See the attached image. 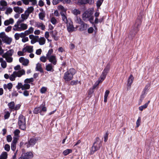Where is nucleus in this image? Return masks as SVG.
<instances>
[{
	"label": "nucleus",
	"instance_id": "f257e3e1",
	"mask_svg": "<svg viewBox=\"0 0 159 159\" xmlns=\"http://www.w3.org/2000/svg\"><path fill=\"white\" fill-rule=\"evenodd\" d=\"M142 22V17L141 16H138L135 20V24L132 27L130 31L129 37L133 39L136 34L139 30V28Z\"/></svg>",
	"mask_w": 159,
	"mask_h": 159
},
{
	"label": "nucleus",
	"instance_id": "f03ea898",
	"mask_svg": "<svg viewBox=\"0 0 159 159\" xmlns=\"http://www.w3.org/2000/svg\"><path fill=\"white\" fill-rule=\"evenodd\" d=\"M102 145L101 140L99 137H96L95 139V142L91 148L90 154L93 155L95 152L99 150Z\"/></svg>",
	"mask_w": 159,
	"mask_h": 159
},
{
	"label": "nucleus",
	"instance_id": "7ed1b4c3",
	"mask_svg": "<svg viewBox=\"0 0 159 159\" xmlns=\"http://www.w3.org/2000/svg\"><path fill=\"white\" fill-rule=\"evenodd\" d=\"M25 74V70L23 69H22L17 71H14L13 74L10 76L8 74H6L4 75V77L7 79L9 78V80H15L16 77H20L22 75H24Z\"/></svg>",
	"mask_w": 159,
	"mask_h": 159
},
{
	"label": "nucleus",
	"instance_id": "20e7f679",
	"mask_svg": "<svg viewBox=\"0 0 159 159\" xmlns=\"http://www.w3.org/2000/svg\"><path fill=\"white\" fill-rule=\"evenodd\" d=\"M75 73L76 70L74 68H70L64 74V80H72Z\"/></svg>",
	"mask_w": 159,
	"mask_h": 159
},
{
	"label": "nucleus",
	"instance_id": "39448f33",
	"mask_svg": "<svg viewBox=\"0 0 159 159\" xmlns=\"http://www.w3.org/2000/svg\"><path fill=\"white\" fill-rule=\"evenodd\" d=\"M18 124L20 128L23 130H24L25 127V118L22 114H20L18 118Z\"/></svg>",
	"mask_w": 159,
	"mask_h": 159
},
{
	"label": "nucleus",
	"instance_id": "423d86ee",
	"mask_svg": "<svg viewBox=\"0 0 159 159\" xmlns=\"http://www.w3.org/2000/svg\"><path fill=\"white\" fill-rule=\"evenodd\" d=\"M39 137H33L28 140V142L25 143V145L27 148L34 146L39 139Z\"/></svg>",
	"mask_w": 159,
	"mask_h": 159
},
{
	"label": "nucleus",
	"instance_id": "0eeeda50",
	"mask_svg": "<svg viewBox=\"0 0 159 159\" xmlns=\"http://www.w3.org/2000/svg\"><path fill=\"white\" fill-rule=\"evenodd\" d=\"M0 38L2 39V41L3 43L8 44H10L12 41L11 38L9 37L6 35H4V36H2L1 35Z\"/></svg>",
	"mask_w": 159,
	"mask_h": 159
},
{
	"label": "nucleus",
	"instance_id": "6e6552de",
	"mask_svg": "<svg viewBox=\"0 0 159 159\" xmlns=\"http://www.w3.org/2000/svg\"><path fill=\"white\" fill-rule=\"evenodd\" d=\"M33 157V155L31 152H27L24 153V155L20 157L18 159H30Z\"/></svg>",
	"mask_w": 159,
	"mask_h": 159
},
{
	"label": "nucleus",
	"instance_id": "1a4fd4ad",
	"mask_svg": "<svg viewBox=\"0 0 159 159\" xmlns=\"http://www.w3.org/2000/svg\"><path fill=\"white\" fill-rule=\"evenodd\" d=\"M14 52V51L12 49H11L7 51L6 52L3 54L2 56L3 58H5L6 57L11 56Z\"/></svg>",
	"mask_w": 159,
	"mask_h": 159
},
{
	"label": "nucleus",
	"instance_id": "9d476101",
	"mask_svg": "<svg viewBox=\"0 0 159 159\" xmlns=\"http://www.w3.org/2000/svg\"><path fill=\"white\" fill-rule=\"evenodd\" d=\"M51 36L53 37L55 41H57L58 40L59 37L57 36L58 34V32L56 30H54L53 31H52L50 32Z\"/></svg>",
	"mask_w": 159,
	"mask_h": 159
},
{
	"label": "nucleus",
	"instance_id": "9b49d317",
	"mask_svg": "<svg viewBox=\"0 0 159 159\" xmlns=\"http://www.w3.org/2000/svg\"><path fill=\"white\" fill-rule=\"evenodd\" d=\"M49 61L52 63L54 65H55L57 63V60L56 56L54 55L51 56L50 57H48L47 58Z\"/></svg>",
	"mask_w": 159,
	"mask_h": 159
},
{
	"label": "nucleus",
	"instance_id": "f8f14e48",
	"mask_svg": "<svg viewBox=\"0 0 159 159\" xmlns=\"http://www.w3.org/2000/svg\"><path fill=\"white\" fill-rule=\"evenodd\" d=\"M75 1H77L81 5L85 4L87 3H89L90 4H93V1L90 0H75Z\"/></svg>",
	"mask_w": 159,
	"mask_h": 159
},
{
	"label": "nucleus",
	"instance_id": "ddd939ff",
	"mask_svg": "<svg viewBox=\"0 0 159 159\" xmlns=\"http://www.w3.org/2000/svg\"><path fill=\"white\" fill-rule=\"evenodd\" d=\"M23 3L26 5L29 4V2H32V5H35L37 3L36 0H21Z\"/></svg>",
	"mask_w": 159,
	"mask_h": 159
},
{
	"label": "nucleus",
	"instance_id": "4468645a",
	"mask_svg": "<svg viewBox=\"0 0 159 159\" xmlns=\"http://www.w3.org/2000/svg\"><path fill=\"white\" fill-rule=\"evenodd\" d=\"M40 110V113L41 115H43L44 114V112H45L47 111V108L46 107L42 105H40L39 106Z\"/></svg>",
	"mask_w": 159,
	"mask_h": 159
},
{
	"label": "nucleus",
	"instance_id": "2eb2a0df",
	"mask_svg": "<svg viewBox=\"0 0 159 159\" xmlns=\"http://www.w3.org/2000/svg\"><path fill=\"white\" fill-rule=\"evenodd\" d=\"M92 13L91 12L88 11H86L82 15V18L84 20V18H90L91 16Z\"/></svg>",
	"mask_w": 159,
	"mask_h": 159
},
{
	"label": "nucleus",
	"instance_id": "dca6fc26",
	"mask_svg": "<svg viewBox=\"0 0 159 159\" xmlns=\"http://www.w3.org/2000/svg\"><path fill=\"white\" fill-rule=\"evenodd\" d=\"M67 29L68 32H72L74 31V28L73 24H69L67 25Z\"/></svg>",
	"mask_w": 159,
	"mask_h": 159
},
{
	"label": "nucleus",
	"instance_id": "f3484780",
	"mask_svg": "<svg viewBox=\"0 0 159 159\" xmlns=\"http://www.w3.org/2000/svg\"><path fill=\"white\" fill-rule=\"evenodd\" d=\"M71 80H65L66 83L69 84L70 83V84L72 85H75L77 84L78 83H80V81L78 82V80H72L70 82V81Z\"/></svg>",
	"mask_w": 159,
	"mask_h": 159
},
{
	"label": "nucleus",
	"instance_id": "a211bd4d",
	"mask_svg": "<svg viewBox=\"0 0 159 159\" xmlns=\"http://www.w3.org/2000/svg\"><path fill=\"white\" fill-rule=\"evenodd\" d=\"M89 25L84 23V22L81 24L80 30L81 31H84L87 29V28L89 27Z\"/></svg>",
	"mask_w": 159,
	"mask_h": 159
},
{
	"label": "nucleus",
	"instance_id": "6ab92c4d",
	"mask_svg": "<svg viewBox=\"0 0 159 159\" xmlns=\"http://www.w3.org/2000/svg\"><path fill=\"white\" fill-rule=\"evenodd\" d=\"M36 69L37 70L39 71L40 73H43V69L41 67V66L40 64L38 63L36 64Z\"/></svg>",
	"mask_w": 159,
	"mask_h": 159
},
{
	"label": "nucleus",
	"instance_id": "aec40b11",
	"mask_svg": "<svg viewBox=\"0 0 159 159\" xmlns=\"http://www.w3.org/2000/svg\"><path fill=\"white\" fill-rule=\"evenodd\" d=\"M7 153L6 152H2L0 156V159H7Z\"/></svg>",
	"mask_w": 159,
	"mask_h": 159
},
{
	"label": "nucleus",
	"instance_id": "412c9836",
	"mask_svg": "<svg viewBox=\"0 0 159 159\" xmlns=\"http://www.w3.org/2000/svg\"><path fill=\"white\" fill-rule=\"evenodd\" d=\"M46 42V39L44 37H41L39 39V44L40 45H43Z\"/></svg>",
	"mask_w": 159,
	"mask_h": 159
},
{
	"label": "nucleus",
	"instance_id": "4be33fe9",
	"mask_svg": "<svg viewBox=\"0 0 159 159\" xmlns=\"http://www.w3.org/2000/svg\"><path fill=\"white\" fill-rule=\"evenodd\" d=\"M133 80H128L127 84V90H128L130 89L132 84Z\"/></svg>",
	"mask_w": 159,
	"mask_h": 159
},
{
	"label": "nucleus",
	"instance_id": "5701e85b",
	"mask_svg": "<svg viewBox=\"0 0 159 159\" xmlns=\"http://www.w3.org/2000/svg\"><path fill=\"white\" fill-rule=\"evenodd\" d=\"M72 150L71 149H68L66 150H64L63 152V153L64 156H66L69 153L72 152Z\"/></svg>",
	"mask_w": 159,
	"mask_h": 159
},
{
	"label": "nucleus",
	"instance_id": "b1692460",
	"mask_svg": "<svg viewBox=\"0 0 159 159\" xmlns=\"http://www.w3.org/2000/svg\"><path fill=\"white\" fill-rule=\"evenodd\" d=\"M8 106L10 109L14 110L15 104L13 101L9 103L8 104Z\"/></svg>",
	"mask_w": 159,
	"mask_h": 159
},
{
	"label": "nucleus",
	"instance_id": "393cba45",
	"mask_svg": "<svg viewBox=\"0 0 159 159\" xmlns=\"http://www.w3.org/2000/svg\"><path fill=\"white\" fill-rule=\"evenodd\" d=\"M33 46H27L26 48H27V52L29 53H31L33 52Z\"/></svg>",
	"mask_w": 159,
	"mask_h": 159
},
{
	"label": "nucleus",
	"instance_id": "a878e982",
	"mask_svg": "<svg viewBox=\"0 0 159 159\" xmlns=\"http://www.w3.org/2000/svg\"><path fill=\"white\" fill-rule=\"evenodd\" d=\"M60 14L62 16V18L63 21L65 23H67V19L66 16L64 14L63 12H61Z\"/></svg>",
	"mask_w": 159,
	"mask_h": 159
},
{
	"label": "nucleus",
	"instance_id": "bb28decb",
	"mask_svg": "<svg viewBox=\"0 0 159 159\" xmlns=\"http://www.w3.org/2000/svg\"><path fill=\"white\" fill-rule=\"evenodd\" d=\"M110 65L109 63H107L106 67L104 68L103 71L107 73L110 69Z\"/></svg>",
	"mask_w": 159,
	"mask_h": 159
},
{
	"label": "nucleus",
	"instance_id": "cd10ccee",
	"mask_svg": "<svg viewBox=\"0 0 159 159\" xmlns=\"http://www.w3.org/2000/svg\"><path fill=\"white\" fill-rule=\"evenodd\" d=\"M0 5L2 7H7V2L4 0H1L0 1Z\"/></svg>",
	"mask_w": 159,
	"mask_h": 159
},
{
	"label": "nucleus",
	"instance_id": "c85d7f7f",
	"mask_svg": "<svg viewBox=\"0 0 159 159\" xmlns=\"http://www.w3.org/2000/svg\"><path fill=\"white\" fill-rule=\"evenodd\" d=\"M73 13L75 15L77 16L78 15L80 14L81 11L78 9H75L73 11Z\"/></svg>",
	"mask_w": 159,
	"mask_h": 159
},
{
	"label": "nucleus",
	"instance_id": "c756f323",
	"mask_svg": "<svg viewBox=\"0 0 159 159\" xmlns=\"http://www.w3.org/2000/svg\"><path fill=\"white\" fill-rule=\"evenodd\" d=\"M46 69L48 71H51L52 69V64H49L46 66Z\"/></svg>",
	"mask_w": 159,
	"mask_h": 159
},
{
	"label": "nucleus",
	"instance_id": "7c9ffc66",
	"mask_svg": "<svg viewBox=\"0 0 159 159\" xmlns=\"http://www.w3.org/2000/svg\"><path fill=\"white\" fill-rule=\"evenodd\" d=\"M23 87L22 88V90H25L28 89L30 88V85L28 84H24L23 85Z\"/></svg>",
	"mask_w": 159,
	"mask_h": 159
},
{
	"label": "nucleus",
	"instance_id": "2f4dec72",
	"mask_svg": "<svg viewBox=\"0 0 159 159\" xmlns=\"http://www.w3.org/2000/svg\"><path fill=\"white\" fill-rule=\"evenodd\" d=\"M7 10L5 12V14L7 15H8L9 14H10L11 13L13 10L10 7H7Z\"/></svg>",
	"mask_w": 159,
	"mask_h": 159
},
{
	"label": "nucleus",
	"instance_id": "473e14b6",
	"mask_svg": "<svg viewBox=\"0 0 159 159\" xmlns=\"http://www.w3.org/2000/svg\"><path fill=\"white\" fill-rule=\"evenodd\" d=\"M39 19L43 20L45 17V14L43 13L40 12L39 14Z\"/></svg>",
	"mask_w": 159,
	"mask_h": 159
},
{
	"label": "nucleus",
	"instance_id": "72a5a7b5",
	"mask_svg": "<svg viewBox=\"0 0 159 159\" xmlns=\"http://www.w3.org/2000/svg\"><path fill=\"white\" fill-rule=\"evenodd\" d=\"M103 80H98V81H97L93 85V88L94 89L96 88L99 85V84L100 82H102Z\"/></svg>",
	"mask_w": 159,
	"mask_h": 159
},
{
	"label": "nucleus",
	"instance_id": "f704fd0d",
	"mask_svg": "<svg viewBox=\"0 0 159 159\" xmlns=\"http://www.w3.org/2000/svg\"><path fill=\"white\" fill-rule=\"evenodd\" d=\"M150 85H151L149 83L147 85H146V86H145V87L143 91V93H144V94H146L147 93L146 92H147V90L148 89V88L150 86Z\"/></svg>",
	"mask_w": 159,
	"mask_h": 159
},
{
	"label": "nucleus",
	"instance_id": "c9c22d12",
	"mask_svg": "<svg viewBox=\"0 0 159 159\" xmlns=\"http://www.w3.org/2000/svg\"><path fill=\"white\" fill-rule=\"evenodd\" d=\"M103 2V0H98L96 3V5L97 8H99L100 6L102 5V2Z\"/></svg>",
	"mask_w": 159,
	"mask_h": 159
},
{
	"label": "nucleus",
	"instance_id": "e433bc0d",
	"mask_svg": "<svg viewBox=\"0 0 159 159\" xmlns=\"http://www.w3.org/2000/svg\"><path fill=\"white\" fill-rule=\"evenodd\" d=\"M20 25L22 30H25L27 28V25L26 24L22 23Z\"/></svg>",
	"mask_w": 159,
	"mask_h": 159
},
{
	"label": "nucleus",
	"instance_id": "4c0bfd02",
	"mask_svg": "<svg viewBox=\"0 0 159 159\" xmlns=\"http://www.w3.org/2000/svg\"><path fill=\"white\" fill-rule=\"evenodd\" d=\"M107 73L103 71L102 75L100 76V78L101 80H104V79L105 78L106 76L107 75Z\"/></svg>",
	"mask_w": 159,
	"mask_h": 159
},
{
	"label": "nucleus",
	"instance_id": "58836bf2",
	"mask_svg": "<svg viewBox=\"0 0 159 159\" xmlns=\"http://www.w3.org/2000/svg\"><path fill=\"white\" fill-rule=\"evenodd\" d=\"M47 90V88L45 87H43L40 90V92L41 93H44Z\"/></svg>",
	"mask_w": 159,
	"mask_h": 159
},
{
	"label": "nucleus",
	"instance_id": "ea45409f",
	"mask_svg": "<svg viewBox=\"0 0 159 159\" xmlns=\"http://www.w3.org/2000/svg\"><path fill=\"white\" fill-rule=\"evenodd\" d=\"M23 85L21 83H18L17 85L16 86V88L18 90L20 89H22V88L23 87Z\"/></svg>",
	"mask_w": 159,
	"mask_h": 159
},
{
	"label": "nucleus",
	"instance_id": "a19ab883",
	"mask_svg": "<svg viewBox=\"0 0 159 159\" xmlns=\"http://www.w3.org/2000/svg\"><path fill=\"white\" fill-rule=\"evenodd\" d=\"M7 62L10 63L12 61L13 58L11 57H6L5 58Z\"/></svg>",
	"mask_w": 159,
	"mask_h": 159
},
{
	"label": "nucleus",
	"instance_id": "79ce46f5",
	"mask_svg": "<svg viewBox=\"0 0 159 159\" xmlns=\"http://www.w3.org/2000/svg\"><path fill=\"white\" fill-rule=\"evenodd\" d=\"M10 114L8 111H7L4 116V119H8L10 117Z\"/></svg>",
	"mask_w": 159,
	"mask_h": 159
},
{
	"label": "nucleus",
	"instance_id": "37998d69",
	"mask_svg": "<svg viewBox=\"0 0 159 159\" xmlns=\"http://www.w3.org/2000/svg\"><path fill=\"white\" fill-rule=\"evenodd\" d=\"M39 107H38L35 108L34 111L33 112L34 114H38V113H40V110H39Z\"/></svg>",
	"mask_w": 159,
	"mask_h": 159
},
{
	"label": "nucleus",
	"instance_id": "c03bdc74",
	"mask_svg": "<svg viewBox=\"0 0 159 159\" xmlns=\"http://www.w3.org/2000/svg\"><path fill=\"white\" fill-rule=\"evenodd\" d=\"M53 52V50L52 49H51L49 50L48 53L46 54L47 58H48V57H49L51 56L50 55Z\"/></svg>",
	"mask_w": 159,
	"mask_h": 159
},
{
	"label": "nucleus",
	"instance_id": "a18cd8bd",
	"mask_svg": "<svg viewBox=\"0 0 159 159\" xmlns=\"http://www.w3.org/2000/svg\"><path fill=\"white\" fill-rule=\"evenodd\" d=\"M148 106H147V104H145L144 105L140 106L139 107V109L140 111H142L144 109H145Z\"/></svg>",
	"mask_w": 159,
	"mask_h": 159
},
{
	"label": "nucleus",
	"instance_id": "49530a36",
	"mask_svg": "<svg viewBox=\"0 0 159 159\" xmlns=\"http://www.w3.org/2000/svg\"><path fill=\"white\" fill-rule=\"evenodd\" d=\"M94 89H93V88H90L88 92V94L89 95H90L91 96V95L94 92Z\"/></svg>",
	"mask_w": 159,
	"mask_h": 159
},
{
	"label": "nucleus",
	"instance_id": "de8ad7c7",
	"mask_svg": "<svg viewBox=\"0 0 159 159\" xmlns=\"http://www.w3.org/2000/svg\"><path fill=\"white\" fill-rule=\"evenodd\" d=\"M4 149L7 152L9 151L10 150V146L8 144H6L4 146Z\"/></svg>",
	"mask_w": 159,
	"mask_h": 159
},
{
	"label": "nucleus",
	"instance_id": "09e8293b",
	"mask_svg": "<svg viewBox=\"0 0 159 159\" xmlns=\"http://www.w3.org/2000/svg\"><path fill=\"white\" fill-rule=\"evenodd\" d=\"M141 120V117H139L136 122V126L137 127H139L140 125Z\"/></svg>",
	"mask_w": 159,
	"mask_h": 159
},
{
	"label": "nucleus",
	"instance_id": "8fccbe9b",
	"mask_svg": "<svg viewBox=\"0 0 159 159\" xmlns=\"http://www.w3.org/2000/svg\"><path fill=\"white\" fill-rule=\"evenodd\" d=\"M51 22L53 25H55L56 24L57 21L54 17H52L51 19Z\"/></svg>",
	"mask_w": 159,
	"mask_h": 159
},
{
	"label": "nucleus",
	"instance_id": "3c124183",
	"mask_svg": "<svg viewBox=\"0 0 159 159\" xmlns=\"http://www.w3.org/2000/svg\"><path fill=\"white\" fill-rule=\"evenodd\" d=\"M108 134L109 133L107 131L106 132L105 134L104 135V141L105 142H106L108 139Z\"/></svg>",
	"mask_w": 159,
	"mask_h": 159
},
{
	"label": "nucleus",
	"instance_id": "603ef678",
	"mask_svg": "<svg viewBox=\"0 0 159 159\" xmlns=\"http://www.w3.org/2000/svg\"><path fill=\"white\" fill-rule=\"evenodd\" d=\"M22 65L24 66H27L29 63V60L28 59H25Z\"/></svg>",
	"mask_w": 159,
	"mask_h": 159
},
{
	"label": "nucleus",
	"instance_id": "864d4df0",
	"mask_svg": "<svg viewBox=\"0 0 159 159\" xmlns=\"http://www.w3.org/2000/svg\"><path fill=\"white\" fill-rule=\"evenodd\" d=\"M1 65L2 68H5L7 66V63L5 61H3L1 63Z\"/></svg>",
	"mask_w": 159,
	"mask_h": 159
},
{
	"label": "nucleus",
	"instance_id": "5fc2aeb1",
	"mask_svg": "<svg viewBox=\"0 0 159 159\" xmlns=\"http://www.w3.org/2000/svg\"><path fill=\"white\" fill-rule=\"evenodd\" d=\"M46 58L47 57H46L44 56H43L40 57V59L41 61L43 62H45L46 61Z\"/></svg>",
	"mask_w": 159,
	"mask_h": 159
},
{
	"label": "nucleus",
	"instance_id": "6e6d98bb",
	"mask_svg": "<svg viewBox=\"0 0 159 159\" xmlns=\"http://www.w3.org/2000/svg\"><path fill=\"white\" fill-rule=\"evenodd\" d=\"M12 138L11 136L10 135H8L7 137V140L8 142H10L11 141Z\"/></svg>",
	"mask_w": 159,
	"mask_h": 159
},
{
	"label": "nucleus",
	"instance_id": "4d7b16f0",
	"mask_svg": "<svg viewBox=\"0 0 159 159\" xmlns=\"http://www.w3.org/2000/svg\"><path fill=\"white\" fill-rule=\"evenodd\" d=\"M94 29L92 27L89 28L88 30V33L89 34H92L93 33Z\"/></svg>",
	"mask_w": 159,
	"mask_h": 159
},
{
	"label": "nucleus",
	"instance_id": "13d9d810",
	"mask_svg": "<svg viewBox=\"0 0 159 159\" xmlns=\"http://www.w3.org/2000/svg\"><path fill=\"white\" fill-rule=\"evenodd\" d=\"M15 39L16 40H18L20 37L19 34L16 33L14 35Z\"/></svg>",
	"mask_w": 159,
	"mask_h": 159
},
{
	"label": "nucleus",
	"instance_id": "bf43d9fd",
	"mask_svg": "<svg viewBox=\"0 0 159 159\" xmlns=\"http://www.w3.org/2000/svg\"><path fill=\"white\" fill-rule=\"evenodd\" d=\"M27 10H28L29 12L30 13L33 11L34 8L33 7H30L28 8Z\"/></svg>",
	"mask_w": 159,
	"mask_h": 159
},
{
	"label": "nucleus",
	"instance_id": "052dcab7",
	"mask_svg": "<svg viewBox=\"0 0 159 159\" xmlns=\"http://www.w3.org/2000/svg\"><path fill=\"white\" fill-rule=\"evenodd\" d=\"M7 88L9 90L11 89H12V86H13L12 84L11 83H8L7 84Z\"/></svg>",
	"mask_w": 159,
	"mask_h": 159
},
{
	"label": "nucleus",
	"instance_id": "680f3d73",
	"mask_svg": "<svg viewBox=\"0 0 159 159\" xmlns=\"http://www.w3.org/2000/svg\"><path fill=\"white\" fill-rule=\"evenodd\" d=\"M44 5V3L43 1H42V0H40L39 1L38 5L39 6L41 7H43V6Z\"/></svg>",
	"mask_w": 159,
	"mask_h": 159
},
{
	"label": "nucleus",
	"instance_id": "e2e57ef3",
	"mask_svg": "<svg viewBox=\"0 0 159 159\" xmlns=\"http://www.w3.org/2000/svg\"><path fill=\"white\" fill-rule=\"evenodd\" d=\"M11 29L12 26H9L5 30L6 32H8L11 30Z\"/></svg>",
	"mask_w": 159,
	"mask_h": 159
},
{
	"label": "nucleus",
	"instance_id": "0e129e2a",
	"mask_svg": "<svg viewBox=\"0 0 159 159\" xmlns=\"http://www.w3.org/2000/svg\"><path fill=\"white\" fill-rule=\"evenodd\" d=\"M20 7H14V10L16 12H19V10Z\"/></svg>",
	"mask_w": 159,
	"mask_h": 159
},
{
	"label": "nucleus",
	"instance_id": "69168bd1",
	"mask_svg": "<svg viewBox=\"0 0 159 159\" xmlns=\"http://www.w3.org/2000/svg\"><path fill=\"white\" fill-rule=\"evenodd\" d=\"M42 52V51L41 49H38L36 51V54L37 55H40L41 54Z\"/></svg>",
	"mask_w": 159,
	"mask_h": 159
},
{
	"label": "nucleus",
	"instance_id": "338daca9",
	"mask_svg": "<svg viewBox=\"0 0 159 159\" xmlns=\"http://www.w3.org/2000/svg\"><path fill=\"white\" fill-rule=\"evenodd\" d=\"M21 105L20 104H17L15 106L14 110H17L20 108Z\"/></svg>",
	"mask_w": 159,
	"mask_h": 159
},
{
	"label": "nucleus",
	"instance_id": "774afa93",
	"mask_svg": "<svg viewBox=\"0 0 159 159\" xmlns=\"http://www.w3.org/2000/svg\"><path fill=\"white\" fill-rule=\"evenodd\" d=\"M29 39L28 37H25L23 38L22 39V41L23 43H25L27 41H28Z\"/></svg>",
	"mask_w": 159,
	"mask_h": 159
}]
</instances>
